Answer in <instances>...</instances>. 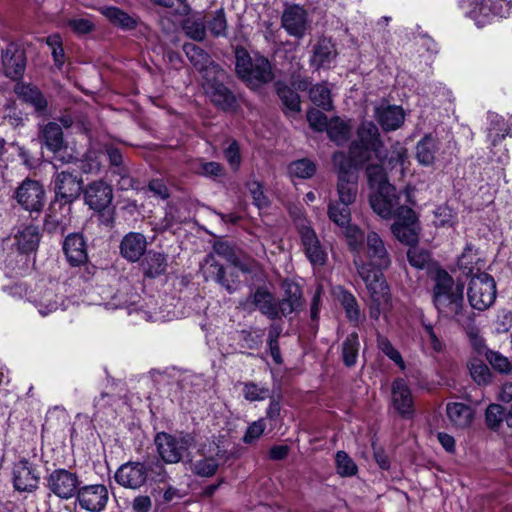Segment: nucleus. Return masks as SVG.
I'll return each mask as SVG.
<instances>
[{
    "instance_id": "nucleus-60",
    "label": "nucleus",
    "mask_w": 512,
    "mask_h": 512,
    "mask_svg": "<svg viewBox=\"0 0 512 512\" xmlns=\"http://www.w3.org/2000/svg\"><path fill=\"white\" fill-rule=\"evenodd\" d=\"M504 418V409L498 404H490L485 413L486 423L489 428L495 430L502 423Z\"/></svg>"
},
{
    "instance_id": "nucleus-43",
    "label": "nucleus",
    "mask_w": 512,
    "mask_h": 512,
    "mask_svg": "<svg viewBox=\"0 0 512 512\" xmlns=\"http://www.w3.org/2000/svg\"><path fill=\"white\" fill-rule=\"evenodd\" d=\"M350 205L338 201H331L328 204V217L338 227L343 228L351 223Z\"/></svg>"
},
{
    "instance_id": "nucleus-36",
    "label": "nucleus",
    "mask_w": 512,
    "mask_h": 512,
    "mask_svg": "<svg viewBox=\"0 0 512 512\" xmlns=\"http://www.w3.org/2000/svg\"><path fill=\"white\" fill-rule=\"evenodd\" d=\"M446 414L450 422L457 428L469 427L474 417L471 407L459 402L448 403Z\"/></svg>"
},
{
    "instance_id": "nucleus-6",
    "label": "nucleus",
    "mask_w": 512,
    "mask_h": 512,
    "mask_svg": "<svg viewBox=\"0 0 512 512\" xmlns=\"http://www.w3.org/2000/svg\"><path fill=\"white\" fill-rule=\"evenodd\" d=\"M194 439L189 434L157 433L154 439L157 452L164 463L176 464L188 453Z\"/></svg>"
},
{
    "instance_id": "nucleus-58",
    "label": "nucleus",
    "mask_w": 512,
    "mask_h": 512,
    "mask_svg": "<svg viewBox=\"0 0 512 512\" xmlns=\"http://www.w3.org/2000/svg\"><path fill=\"white\" fill-rule=\"evenodd\" d=\"M47 45L51 48L55 64L61 67L65 60V54L62 47V39L59 34H52L46 38Z\"/></svg>"
},
{
    "instance_id": "nucleus-44",
    "label": "nucleus",
    "mask_w": 512,
    "mask_h": 512,
    "mask_svg": "<svg viewBox=\"0 0 512 512\" xmlns=\"http://www.w3.org/2000/svg\"><path fill=\"white\" fill-rule=\"evenodd\" d=\"M385 155L383 154L382 161L380 164H369L366 167V176L368 179L369 186L373 190L381 189L386 185H391L388 182L387 174L383 168Z\"/></svg>"
},
{
    "instance_id": "nucleus-54",
    "label": "nucleus",
    "mask_w": 512,
    "mask_h": 512,
    "mask_svg": "<svg viewBox=\"0 0 512 512\" xmlns=\"http://www.w3.org/2000/svg\"><path fill=\"white\" fill-rule=\"evenodd\" d=\"M377 346L378 348L390 359L392 360L401 370H405V362L400 354V352L394 348L390 340L378 334L377 335Z\"/></svg>"
},
{
    "instance_id": "nucleus-31",
    "label": "nucleus",
    "mask_w": 512,
    "mask_h": 512,
    "mask_svg": "<svg viewBox=\"0 0 512 512\" xmlns=\"http://www.w3.org/2000/svg\"><path fill=\"white\" fill-rule=\"evenodd\" d=\"M147 247L146 237L137 232L126 234L120 243L121 255L131 262H136L145 254Z\"/></svg>"
},
{
    "instance_id": "nucleus-42",
    "label": "nucleus",
    "mask_w": 512,
    "mask_h": 512,
    "mask_svg": "<svg viewBox=\"0 0 512 512\" xmlns=\"http://www.w3.org/2000/svg\"><path fill=\"white\" fill-rule=\"evenodd\" d=\"M16 92L23 101L30 103L37 111H42L47 106V102L42 93L34 86L25 84L18 85Z\"/></svg>"
},
{
    "instance_id": "nucleus-29",
    "label": "nucleus",
    "mask_w": 512,
    "mask_h": 512,
    "mask_svg": "<svg viewBox=\"0 0 512 512\" xmlns=\"http://www.w3.org/2000/svg\"><path fill=\"white\" fill-rule=\"evenodd\" d=\"M440 141L431 133L425 134L415 146V159L419 165L431 167L436 162Z\"/></svg>"
},
{
    "instance_id": "nucleus-62",
    "label": "nucleus",
    "mask_w": 512,
    "mask_h": 512,
    "mask_svg": "<svg viewBox=\"0 0 512 512\" xmlns=\"http://www.w3.org/2000/svg\"><path fill=\"white\" fill-rule=\"evenodd\" d=\"M147 470H148V478L151 477V479L154 482L166 483L169 479V475L165 469L164 464L159 460H157L153 463L147 464Z\"/></svg>"
},
{
    "instance_id": "nucleus-23",
    "label": "nucleus",
    "mask_w": 512,
    "mask_h": 512,
    "mask_svg": "<svg viewBox=\"0 0 512 512\" xmlns=\"http://www.w3.org/2000/svg\"><path fill=\"white\" fill-rule=\"evenodd\" d=\"M2 63L7 77L12 79L20 78L26 67V55L16 43H10L2 53Z\"/></svg>"
},
{
    "instance_id": "nucleus-45",
    "label": "nucleus",
    "mask_w": 512,
    "mask_h": 512,
    "mask_svg": "<svg viewBox=\"0 0 512 512\" xmlns=\"http://www.w3.org/2000/svg\"><path fill=\"white\" fill-rule=\"evenodd\" d=\"M102 13L113 24L118 25L121 28L134 29L137 26L136 19L117 7H105L102 10Z\"/></svg>"
},
{
    "instance_id": "nucleus-25",
    "label": "nucleus",
    "mask_w": 512,
    "mask_h": 512,
    "mask_svg": "<svg viewBox=\"0 0 512 512\" xmlns=\"http://www.w3.org/2000/svg\"><path fill=\"white\" fill-rule=\"evenodd\" d=\"M281 24L290 36L302 38L308 28L306 11L298 5L286 8L281 18Z\"/></svg>"
},
{
    "instance_id": "nucleus-49",
    "label": "nucleus",
    "mask_w": 512,
    "mask_h": 512,
    "mask_svg": "<svg viewBox=\"0 0 512 512\" xmlns=\"http://www.w3.org/2000/svg\"><path fill=\"white\" fill-rule=\"evenodd\" d=\"M242 394L249 402L263 401L270 395V389L266 385H260L253 381L241 383Z\"/></svg>"
},
{
    "instance_id": "nucleus-8",
    "label": "nucleus",
    "mask_w": 512,
    "mask_h": 512,
    "mask_svg": "<svg viewBox=\"0 0 512 512\" xmlns=\"http://www.w3.org/2000/svg\"><path fill=\"white\" fill-rule=\"evenodd\" d=\"M468 8V15L476 24L484 26L493 17H503L512 8V0H463Z\"/></svg>"
},
{
    "instance_id": "nucleus-27",
    "label": "nucleus",
    "mask_w": 512,
    "mask_h": 512,
    "mask_svg": "<svg viewBox=\"0 0 512 512\" xmlns=\"http://www.w3.org/2000/svg\"><path fill=\"white\" fill-rule=\"evenodd\" d=\"M367 256L370 259L368 263L375 270L381 272V269L387 268L390 263L389 253L385 247L382 238L378 233L371 231L366 235Z\"/></svg>"
},
{
    "instance_id": "nucleus-11",
    "label": "nucleus",
    "mask_w": 512,
    "mask_h": 512,
    "mask_svg": "<svg viewBox=\"0 0 512 512\" xmlns=\"http://www.w3.org/2000/svg\"><path fill=\"white\" fill-rule=\"evenodd\" d=\"M114 478L120 486L138 490L148 480L147 464L139 461L126 462L117 469Z\"/></svg>"
},
{
    "instance_id": "nucleus-22",
    "label": "nucleus",
    "mask_w": 512,
    "mask_h": 512,
    "mask_svg": "<svg viewBox=\"0 0 512 512\" xmlns=\"http://www.w3.org/2000/svg\"><path fill=\"white\" fill-rule=\"evenodd\" d=\"M183 50L191 64L203 74V78L221 74V69L214 63L210 55L194 43H185Z\"/></svg>"
},
{
    "instance_id": "nucleus-39",
    "label": "nucleus",
    "mask_w": 512,
    "mask_h": 512,
    "mask_svg": "<svg viewBox=\"0 0 512 512\" xmlns=\"http://www.w3.org/2000/svg\"><path fill=\"white\" fill-rule=\"evenodd\" d=\"M206 27L213 37H227L228 22L223 8H219L206 17Z\"/></svg>"
},
{
    "instance_id": "nucleus-38",
    "label": "nucleus",
    "mask_w": 512,
    "mask_h": 512,
    "mask_svg": "<svg viewBox=\"0 0 512 512\" xmlns=\"http://www.w3.org/2000/svg\"><path fill=\"white\" fill-rule=\"evenodd\" d=\"M326 131L331 141L340 146L349 140L352 132V126L350 125V121L333 118L329 121Z\"/></svg>"
},
{
    "instance_id": "nucleus-15",
    "label": "nucleus",
    "mask_w": 512,
    "mask_h": 512,
    "mask_svg": "<svg viewBox=\"0 0 512 512\" xmlns=\"http://www.w3.org/2000/svg\"><path fill=\"white\" fill-rule=\"evenodd\" d=\"M223 76L224 71L221 70V74H217V77L214 75L206 77L203 87L216 106L222 110H230L234 108L236 100L233 93L220 81Z\"/></svg>"
},
{
    "instance_id": "nucleus-18",
    "label": "nucleus",
    "mask_w": 512,
    "mask_h": 512,
    "mask_svg": "<svg viewBox=\"0 0 512 512\" xmlns=\"http://www.w3.org/2000/svg\"><path fill=\"white\" fill-rule=\"evenodd\" d=\"M16 198L26 210L39 212L44 206L45 191L39 182L27 179L18 187Z\"/></svg>"
},
{
    "instance_id": "nucleus-55",
    "label": "nucleus",
    "mask_w": 512,
    "mask_h": 512,
    "mask_svg": "<svg viewBox=\"0 0 512 512\" xmlns=\"http://www.w3.org/2000/svg\"><path fill=\"white\" fill-rule=\"evenodd\" d=\"M340 301L349 321L356 323L359 322L361 319V312L355 296L348 291H344L341 294Z\"/></svg>"
},
{
    "instance_id": "nucleus-14",
    "label": "nucleus",
    "mask_w": 512,
    "mask_h": 512,
    "mask_svg": "<svg viewBox=\"0 0 512 512\" xmlns=\"http://www.w3.org/2000/svg\"><path fill=\"white\" fill-rule=\"evenodd\" d=\"M48 488L62 499L72 498L78 493V476L66 469H56L48 477Z\"/></svg>"
},
{
    "instance_id": "nucleus-52",
    "label": "nucleus",
    "mask_w": 512,
    "mask_h": 512,
    "mask_svg": "<svg viewBox=\"0 0 512 512\" xmlns=\"http://www.w3.org/2000/svg\"><path fill=\"white\" fill-rule=\"evenodd\" d=\"M277 93L286 108V113H298L300 111V97L297 92L287 86H279Z\"/></svg>"
},
{
    "instance_id": "nucleus-1",
    "label": "nucleus",
    "mask_w": 512,
    "mask_h": 512,
    "mask_svg": "<svg viewBox=\"0 0 512 512\" xmlns=\"http://www.w3.org/2000/svg\"><path fill=\"white\" fill-rule=\"evenodd\" d=\"M349 250L353 254V263L358 275L364 281L370 294L368 304L369 316L378 320L390 306V293L382 272L371 267L363 258V248L366 236L356 224L349 223L341 228Z\"/></svg>"
},
{
    "instance_id": "nucleus-48",
    "label": "nucleus",
    "mask_w": 512,
    "mask_h": 512,
    "mask_svg": "<svg viewBox=\"0 0 512 512\" xmlns=\"http://www.w3.org/2000/svg\"><path fill=\"white\" fill-rule=\"evenodd\" d=\"M489 120L490 127L488 136L491 139L492 145H496L503 140L505 136L509 135L510 127L505 122L504 118L497 114H489Z\"/></svg>"
},
{
    "instance_id": "nucleus-47",
    "label": "nucleus",
    "mask_w": 512,
    "mask_h": 512,
    "mask_svg": "<svg viewBox=\"0 0 512 512\" xmlns=\"http://www.w3.org/2000/svg\"><path fill=\"white\" fill-rule=\"evenodd\" d=\"M359 337L356 332L350 333L342 345V359L346 366L351 367L356 364L359 352Z\"/></svg>"
},
{
    "instance_id": "nucleus-34",
    "label": "nucleus",
    "mask_w": 512,
    "mask_h": 512,
    "mask_svg": "<svg viewBox=\"0 0 512 512\" xmlns=\"http://www.w3.org/2000/svg\"><path fill=\"white\" fill-rule=\"evenodd\" d=\"M140 266L145 277L157 278L167 270V255L162 252L149 250L144 254Z\"/></svg>"
},
{
    "instance_id": "nucleus-17",
    "label": "nucleus",
    "mask_w": 512,
    "mask_h": 512,
    "mask_svg": "<svg viewBox=\"0 0 512 512\" xmlns=\"http://www.w3.org/2000/svg\"><path fill=\"white\" fill-rule=\"evenodd\" d=\"M357 137L358 139L351 144H358L362 149H365L367 160H370L371 152H374L376 158L382 161L383 143L380 139L378 127L373 122H363L357 129Z\"/></svg>"
},
{
    "instance_id": "nucleus-2",
    "label": "nucleus",
    "mask_w": 512,
    "mask_h": 512,
    "mask_svg": "<svg viewBox=\"0 0 512 512\" xmlns=\"http://www.w3.org/2000/svg\"><path fill=\"white\" fill-rule=\"evenodd\" d=\"M432 280L434 282L433 304L438 313L444 318L467 324L470 317L464 305V283L455 282L453 277L442 268L435 270Z\"/></svg>"
},
{
    "instance_id": "nucleus-20",
    "label": "nucleus",
    "mask_w": 512,
    "mask_h": 512,
    "mask_svg": "<svg viewBox=\"0 0 512 512\" xmlns=\"http://www.w3.org/2000/svg\"><path fill=\"white\" fill-rule=\"evenodd\" d=\"M85 203L95 211L106 209L113 200L112 187L103 180L89 183L84 190Z\"/></svg>"
},
{
    "instance_id": "nucleus-64",
    "label": "nucleus",
    "mask_w": 512,
    "mask_h": 512,
    "mask_svg": "<svg viewBox=\"0 0 512 512\" xmlns=\"http://www.w3.org/2000/svg\"><path fill=\"white\" fill-rule=\"evenodd\" d=\"M307 120L310 126L318 131L327 129L329 124L326 115L317 109H311L308 111Z\"/></svg>"
},
{
    "instance_id": "nucleus-37",
    "label": "nucleus",
    "mask_w": 512,
    "mask_h": 512,
    "mask_svg": "<svg viewBox=\"0 0 512 512\" xmlns=\"http://www.w3.org/2000/svg\"><path fill=\"white\" fill-rule=\"evenodd\" d=\"M41 139L44 145L52 152H57L64 146V136L61 126L56 122H49L41 128Z\"/></svg>"
},
{
    "instance_id": "nucleus-21",
    "label": "nucleus",
    "mask_w": 512,
    "mask_h": 512,
    "mask_svg": "<svg viewBox=\"0 0 512 512\" xmlns=\"http://www.w3.org/2000/svg\"><path fill=\"white\" fill-rule=\"evenodd\" d=\"M225 455V451L218 445H210L207 453L201 452V458L199 460H190V470L200 477H211L213 476L218 467L219 460Z\"/></svg>"
},
{
    "instance_id": "nucleus-16",
    "label": "nucleus",
    "mask_w": 512,
    "mask_h": 512,
    "mask_svg": "<svg viewBox=\"0 0 512 512\" xmlns=\"http://www.w3.org/2000/svg\"><path fill=\"white\" fill-rule=\"evenodd\" d=\"M71 203L65 201L54 200L46 215L44 228L49 233L63 234L71 223Z\"/></svg>"
},
{
    "instance_id": "nucleus-51",
    "label": "nucleus",
    "mask_w": 512,
    "mask_h": 512,
    "mask_svg": "<svg viewBox=\"0 0 512 512\" xmlns=\"http://www.w3.org/2000/svg\"><path fill=\"white\" fill-rule=\"evenodd\" d=\"M288 172L291 177L307 179L315 174L316 165L311 160L304 158L290 163Z\"/></svg>"
},
{
    "instance_id": "nucleus-63",
    "label": "nucleus",
    "mask_w": 512,
    "mask_h": 512,
    "mask_svg": "<svg viewBox=\"0 0 512 512\" xmlns=\"http://www.w3.org/2000/svg\"><path fill=\"white\" fill-rule=\"evenodd\" d=\"M249 191L253 198V203L259 208L263 209L268 207L269 200L264 195L262 185L258 181H251L248 183Z\"/></svg>"
},
{
    "instance_id": "nucleus-13",
    "label": "nucleus",
    "mask_w": 512,
    "mask_h": 512,
    "mask_svg": "<svg viewBox=\"0 0 512 512\" xmlns=\"http://www.w3.org/2000/svg\"><path fill=\"white\" fill-rule=\"evenodd\" d=\"M83 180L69 171L58 173L54 179L55 200L73 203L81 194Z\"/></svg>"
},
{
    "instance_id": "nucleus-12",
    "label": "nucleus",
    "mask_w": 512,
    "mask_h": 512,
    "mask_svg": "<svg viewBox=\"0 0 512 512\" xmlns=\"http://www.w3.org/2000/svg\"><path fill=\"white\" fill-rule=\"evenodd\" d=\"M391 230L400 242L409 246L417 244L419 227L415 212L411 208H402Z\"/></svg>"
},
{
    "instance_id": "nucleus-9",
    "label": "nucleus",
    "mask_w": 512,
    "mask_h": 512,
    "mask_svg": "<svg viewBox=\"0 0 512 512\" xmlns=\"http://www.w3.org/2000/svg\"><path fill=\"white\" fill-rule=\"evenodd\" d=\"M370 206L380 217L389 219L401 215L402 208H408L400 204V195L392 185H386L375 190L370 196Z\"/></svg>"
},
{
    "instance_id": "nucleus-10",
    "label": "nucleus",
    "mask_w": 512,
    "mask_h": 512,
    "mask_svg": "<svg viewBox=\"0 0 512 512\" xmlns=\"http://www.w3.org/2000/svg\"><path fill=\"white\" fill-rule=\"evenodd\" d=\"M366 150L358 144H350L349 153L337 151L332 155V165L337 171L338 178L357 176L356 168L368 162Z\"/></svg>"
},
{
    "instance_id": "nucleus-24",
    "label": "nucleus",
    "mask_w": 512,
    "mask_h": 512,
    "mask_svg": "<svg viewBox=\"0 0 512 512\" xmlns=\"http://www.w3.org/2000/svg\"><path fill=\"white\" fill-rule=\"evenodd\" d=\"M300 237L306 257L313 266H323L327 259V254L320 244L315 231L303 225L300 228Z\"/></svg>"
},
{
    "instance_id": "nucleus-7",
    "label": "nucleus",
    "mask_w": 512,
    "mask_h": 512,
    "mask_svg": "<svg viewBox=\"0 0 512 512\" xmlns=\"http://www.w3.org/2000/svg\"><path fill=\"white\" fill-rule=\"evenodd\" d=\"M468 301L473 309L484 311L496 299V283L491 275L485 272L475 273L470 279Z\"/></svg>"
},
{
    "instance_id": "nucleus-33",
    "label": "nucleus",
    "mask_w": 512,
    "mask_h": 512,
    "mask_svg": "<svg viewBox=\"0 0 512 512\" xmlns=\"http://www.w3.org/2000/svg\"><path fill=\"white\" fill-rule=\"evenodd\" d=\"M375 118L385 131H392L403 124L405 116L400 106L387 105L375 109Z\"/></svg>"
},
{
    "instance_id": "nucleus-40",
    "label": "nucleus",
    "mask_w": 512,
    "mask_h": 512,
    "mask_svg": "<svg viewBox=\"0 0 512 512\" xmlns=\"http://www.w3.org/2000/svg\"><path fill=\"white\" fill-rule=\"evenodd\" d=\"M358 176L338 178L337 193L338 202L351 205L355 202L358 192Z\"/></svg>"
},
{
    "instance_id": "nucleus-19",
    "label": "nucleus",
    "mask_w": 512,
    "mask_h": 512,
    "mask_svg": "<svg viewBox=\"0 0 512 512\" xmlns=\"http://www.w3.org/2000/svg\"><path fill=\"white\" fill-rule=\"evenodd\" d=\"M108 499V489L102 484L81 487L77 493V500L81 508L90 512H100L104 510Z\"/></svg>"
},
{
    "instance_id": "nucleus-56",
    "label": "nucleus",
    "mask_w": 512,
    "mask_h": 512,
    "mask_svg": "<svg viewBox=\"0 0 512 512\" xmlns=\"http://www.w3.org/2000/svg\"><path fill=\"white\" fill-rule=\"evenodd\" d=\"M337 473L343 477L353 476L357 472V465L344 451H338L335 456Z\"/></svg>"
},
{
    "instance_id": "nucleus-5",
    "label": "nucleus",
    "mask_w": 512,
    "mask_h": 512,
    "mask_svg": "<svg viewBox=\"0 0 512 512\" xmlns=\"http://www.w3.org/2000/svg\"><path fill=\"white\" fill-rule=\"evenodd\" d=\"M237 75L251 88H258L273 80L274 74L267 58L261 55L251 57L244 48L235 52Z\"/></svg>"
},
{
    "instance_id": "nucleus-59",
    "label": "nucleus",
    "mask_w": 512,
    "mask_h": 512,
    "mask_svg": "<svg viewBox=\"0 0 512 512\" xmlns=\"http://www.w3.org/2000/svg\"><path fill=\"white\" fill-rule=\"evenodd\" d=\"M470 374L473 380L479 385H486L491 380L490 369L482 362L471 363Z\"/></svg>"
},
{
    "instance_id": "nucleus-46",
    "label": "nucleus",
    "mask_w": 512,
    "mask_h": 512,
    "mask_svg": "<svg viewBox=\"0 0 512 512\" xmlns=\"http://www.w3.org/2000/svg\"><path fill=\"white\" fill-rule=\"evenodd\" d=\"M309 97L316 106L324 110H331L333 107L331 90L327 83H320L313 86L309 91Z\"/></svg>"
},
{
    "instance_id": "nucleus-57",
    "label": "nucleus",
    "mask_w": 512,
    "mask_h": 512,
    "mask_svg": "<svg viewBox=\"0 0 512 512\" xmlns=\"http://www.w3.org/2000/svg\"><path fill=\"white\" fill-rule=\"evenodd\" d=\"M486 358L494 370L503 373L510 374L512 371V364L510 360L496 351H489Z\"/></svg>"
},
{
    "instance_id": "nucleus-32",
    "label": "nucleus",
    "mask_w": 512,
    "mask_h": 512,
    "mask_svg": "<svg viewBox=\"0 0 512 512\" xmlns=\"http://www.w3.org/2000/svg\"><path fill=\"white\" fill-rule=\"evenodd\" d=\"M63 250L72 266H79L87 261L86 243L79 233L69 234L65 238Z\"/></svg>"
},
{
    "instance_id": "nucleus-41",
    "label": "nucleus",
    "mask_w": 512,
    "mask_h": 512,
    "mask_svg": "<svg viewBox=\"0 0 512 512\" xmlns=\"http://www.w3.org/2000/svg\"><path fill=\"white\" fill-rule=\"evenodd\" d=\"M481 262L480 257L474 251L471 245H467L458 258V267L466 276L475 275L474 272L480 273L481 266L478 264Z\"/></svg>"
},
{
    "instance_id": "nucleus-3",
    "label": "nucleus",
    "mask_w": 512,
    "mask_h": 512,
    "mask_svg": "<svg viewBox=\"0 0 512 512\" xmlns=\"http://www.w3.org/2000/svg\"><path fill=\"white\" fill-rule=\"evenodd\" d=\"M283 297L276 301L275 297L264 287H258L251 295L255 308L267 318L274 320L281 316L287 317L302 308V290L294 282H283Z\"/></svg>"
},
{
    "instance_id": "nucleus-26",
    "label": "nucleus",
    "mask_w": 512,
    "mask_h": 512,
    "mask_svg": "<svg viewBox=\"0 0 512 512\" xmlns=\"http://www.w3.org/2000/svg\"><path fill=\"white\" fill-rule=\"evenodd\" d=\"M39 482L35 467L28 460L22 459L13 466V485L18 491H32Z\"/></svg>"
},
{
    "instance_id": "nucleus-61",
    "label": "nucleus",
    "mask_w": 512,
    "mask_h": 512,
    "mask_svg": "<svg viewBox=\"0 0 512 512\" xmlns=\"http://www.w3.org/2000/svg\"><path fill=\"white\" fill-rule=\"evenodd\" d=\"M197 173L205 177H222L224 175V168L218 162L200 161L197 167Z\"/></svg>"
},
{
    "instance_id": "nucleus-28",
    "label": "nucleus",
    "mask_w": 512,
    "mask_h": 512,
    "mask_svg": "<svg viewBox=\"0 0 512 512\" xmlns=\"http://www.w3.org/2000/svg\"><path fill=\"white\" fill-rule=\"evenodd\" d=\"M392 404L402 417L409 418L413 415L411 389L402 378H397L392 383Z\"/></svg>"
},
{
    "instance_id": "nucleus-50",
    "label": "nucleus",
    "mask_w": 512,
    "mask_h": 512,
    "mask_svg": "<svg viewBox=\"0 0 512 512\" xmlns=\"http://www.w3.org/2000/svg\"><path fill=\"white\" fill-rule=\"evenodd\" d=\"M182 28L195 41H202L206 36V24L202 18L188 17L183 21Z\"/></svg>"
},
{
    "instance_id": "nucleus-53",
    "label": "nucleus",
    "mask_w": 512,
    "mask_h": 512,
    "mask_svg": "<svg viewBox=\"0 0 512 512\" xmlns=\"http://www.w3.org/2000/svg\"><path fill=\"white\" fill-rule=\"evenodd\" d=\"M407 258L409 264L416 269H425L431 262L430 253L426 249L418 247L416 244L409 248Z\"/></svg>"
},
{
    "instance_id": "nucleus-35",
    "label": "nucleus",
    "mask_w": 512,
    "mask_h": 512,
    "mask_svg": "<svg viewBox=\"0 0 512 512\" xmlns=\"http://www.w3.org/2000/svg\"><path fill=\"white\" fill-rule=\"evenodd\" d=\"M14 246L21 254H30L34 252L40 241L39 230L37 226L28 225L19 228L14 236Z\"/></svg>"
},
{
    "instance_id": "nucleus-4",
    "label": "nucleus",
    "mask_w": 512,
    "mask_h": 512,
    "mask_svg": "<svg viewBox=\"0 0 512 512\" xmlns=\"http://www.w3.org/2000/svg\"><path fill=\"white\" fill-rule=\"evenodd\" d=\"M215 252L227 257L231 261V265L225 268L214 255L209 254L202 265L203 274L206 280H214L232 294L238 289L240 283L238 271L248 273L250 268L236 257L232 258L231 249L226 244L215 246Z\"/></svg>"
},
{
    "instance_id": "nucleus-30",
    "label": "nucleus",
    "mask_w": 512,
    "mask_h": 512,
    "mask_svg": "<svg viewBox=\"0 0 512 512\" xmlns=\"http://www.w3.org/2000/svg\"><path fill=\"white\" fill-rule=\"evenodd\" d=\"M337 57L335 44L328 38H320L313 46L310 63L316 69L329 68Z\"/></svg>"
}]
</instances>
